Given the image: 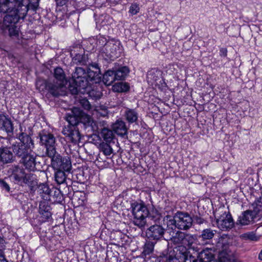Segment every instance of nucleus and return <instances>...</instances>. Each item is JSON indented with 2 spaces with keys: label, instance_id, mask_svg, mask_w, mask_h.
<instances>
[{
  "label": "nucleus",
  "instance_id": "2eb2a0df",
  "mask_svg": "<svg viewBox=\"0 0 262 262\" xmlns=\"http://www.w3.org/2000/svg\"><path fill=\"white\" fill-rule=\"evenodd\" d=\"M20 162L26 169L30 171H34L37 169L36 155L32 150L23 157Z\"/></svg>",
  "mask_w": 262,
  "mask_h": 262
},
{
  "label": "nucleus",
  "instance_id": "de8ad7c7",
  "mask_svg": "<svg viewBox=\"0 0 262 262\" xmlns=\"http://www.w3.org/2000/svg\"><path fill=\"white\" fill-rule=\"evenodd\" d=\"M57 1L58 3H60L61 5H63L66 4V2L68 0H57Z\"/></svg>",
  "mask_w": 262,
  "mask_h": 262
},
{
  "label": "nucleus",
  "instance_id": "c03bdc74",
  "mask_svg": "<svg viewBox=\"0 0 262 262\" xmlns=\"http://www.w3.org/2000/svg\"><path fill=\"white\" fill-rule=\"evenodd\" d=\"M0 183H1V186L3 188L5 189L7 191H9L10 190V187H9V185L6 182H5L3 180H1Z\"/></svg>",
  "mask_w": 262,
  "mask_h": 262
},
{
  "label": "nucleus",
  "instance_id": "f704fd0d",
  "mask_svg": "<svg viewBox=\"0 0 262 262\" xmlns=\"http://www.w3.org/2000/svg\"><path fill=\"white\" fill-rule=\"evenodd\" d=\"M93 112L94 113V115H96L97 116H105L107 114V109L105 107L102 106H95L94 108Z\"/></svg>",
  "mask_w": 262,
  "mask_h": 262
},
{
  "label": "nucleus",
  "instance_id": "5701e85b",
  "mask_svg": "<svg viewBox=\"0 0 262 262\" xmlns=\"http://www.w3.org/2000/svg\"><path fill=\"white\" fill-rule=\"evenodd\" d=\"M38 192L44 200H50L51 190L49 186L45 184H41L38 186Z\"/></svg>",
  "mask_w": 262,
  "mask_h": 262
},
{
  "label": "nucleus",
  "instance_id": "6ab92c4d",
  "mask_svg": "<svg viewBox=\"0 0 262 262\" xmlns=\"http://www.w3.org/2000/svg\"><path fill=\"white\" fill-rule=\"evenodd\" d=\"M13 156L10 148L7 147L0 148V161L4 164H7L12 162Z\"/></svg>",
  "mask_w": 262,
  "mask_h": 262
},
{
  "label": "nucleus",
  "instance_id": "a19ab883",
  "mask_svg": "<svg viewBox=\"0 0 262 262\" xmlns=\"http://www.w3.org/2000/svg\"><path fill=\"white\" fill-rule=\"evenodd\" d=\"M61 171L69 172L71 169V163L69 158H63L62 160Z\"/></svg>",
  "mask_w": 262,
  "mask_h": 262
},
{
  "label": "nucleus",
  "instance_id": "393cba45",
  "mask_svg": "<svg viewBox=\"0 0 262 262\" xmlns=\"http://www.w3.org/2000/svg\"><path fill=\"white\" fill-rule=\"evenodd\" d=\"M129 89V86L126 82H119L115 83L112 86V90L114 92H126Z\"/></svg>",
  "mask_w": 262,
  "mask_h": 262
},
{
  "label": "nucleus",
  "instance_id": "2f4dec72",
  "mask_svg": "<svg viewBox=\"0 0 262 262\" xmlns=\"http://www.w3.org/2000/svg\"><path fill=\"white\" fill-rule=\"evenodd\" d=\"M66 119L69 124L68 125L76 126V125L78 122V119H79V117L77 115L73 113V109L72 111V114H67Z\"/></svg>",
  "mask_w": 262,
  "mask_h": 262
},
{
  "label": "nucleus",
  "instance_id": "cd10ccee",
  "mask_svg": "<svg viewBox=\"0 0 262 262\" xmlns=\"http://www.w3.org/2000/svg\"><path fill=\"white\" fill-rule=\"evenodd\" d=\"M125 117L129 123H132L137 120L138 116L134 110L127 109L125 112Z\"/></svg>",
  "mask_w": 262,
  "mask_h": 262
},
{
  "label": "nucleus",
  "instance_id": "1a4fd4ad",
  "mask_svg": "<svg viewBox=\"0 0 262 262\" xmlns=\"http://www.w3.org/2000/svg\"><path fill=\"white\" fill-rule=\"evenodd\" d=\"M39 137L40 144L46 147L48 156H53L56 154L55 138L52 134L43 132L39 134Z\"/></svg>",
  "mask_w": 262,
  "mask_h": 262
},
{
  "label": "nucleus",
  "instance_id": "a211bd4d",
  "mask_svg": "<svg viewBox=\"0 0 262 262\" xmlns=\"http://www.w3.org/2000/svg\"><path fill=\"white\" fill-rule=\"evenodd\" d=\"M0 129L7 134L12 133L14 127L11 119L8 115L0 114Z\"/></svg>",
  "mask_w": 262,
  "mask_h": 262
},
{
  "label": "nucleus",
  "instance_id": "a18cd8bd",
  "mask_svg": "<svg viewBox=\"0 0 262 262\" xmlns=\"http://www.w3.org/2000/svg\"><path fill=\"white\" fill-rule=\"evenodd\" d=\"M105 41H106V38L102 36H100L99 37V40H98L99 44H100L101 45H103V43L105 42Z\"/></svg>",
  "mask_w": 262,
  "mask_h": 262
},
{
  "label": "nucleus",
  "instance_id": "9d476101",
  "mask_svg": "<svg viewBox=\"0 0 262 262\" xmlns=\"http://www.w3.org/2000/svg\"><path fill=\"white\" fill-rule=\"evenodd\" d=\"M103 50L110 58L119 57L122 51L120 42L115 40H111L105 43Z\"/></svg>",
  "mask_w": 262,
  "mask_h": 262
},
{
  "label": "nucleus",
  "instance_id": "20e7f679",
  "mask_svg": "<svg viewBox=\"0 0 262 262\" xmlns=\"http://www.w3.org/2000/svg\"><path fill=\"white\" fill-rule=\"evenodd\" d=\"M20 131L22 132L21 128ZM18 139L20 142L13 144L12 145V150L17 157L21 159L32 150V148L34 147V143L31 137L23 132L18 135Z\"/></svg>",
  "mask_w": 262,
  "mask_h": 262
},
{
  "label": "nucleus",
  "instance_id": "4c0bfd02",
  "mask_svg": "<svg viewBox=\"0 0 262 262\" xmlns=\"http://www.w3.org/2000/svg\"><path fill=\"white\" fill-rule=\"evenodd\" d=\"M80 104L84 109L89 111L92 115H94L93 110L95 106L91 105L88 100L81 99L80 100Z\"/></svg>",
  "mask_w": 262,
  "mask_h": 262
},
{
  "label": "nucleus",
  "instance_id": "f257e3e1",
  "mask_svg": "<svg viewBox=\"0 0 262 262\" xmlns=\"http://www.w3.org/2000/svg\"><path fill=\"white\" fill-rule=\"evenodd\" d=\"M100 69L97 66H92L86 72L81 67L76 68L72 75L74 88L71 89L72 94H89L91 95L95 85L101 82Z\"/></svg>",
  "mask_w": 262,
  "mask_h": 262
},
{
  "label": "nucleus",
  "instance_id": "79ce46f5",
  "mask_svg": "<svg viewBox=\"0 0 262 262\" xmlns=\"http://www.w3.org/2000/svg\"><path fill=\"white\" fill-rule=\"evenodd\" d=\"M139 10L140 8L138 5L137 4H133L130 7L129 12L132 15H135L139 12Z\"/></svg>",
  "mask_w": 262,
  "mask_h": 262
},
{
  "label": "nucleus",
  "instance_id": "6e6552de",
  "mask_svg": "<svg viewBox=\"0 0 262 262\" xmlns=\"http://www.w3.org/2000/svg\"><path fill=\"white\" fill-rule=\"evenodd\" d=\"M213 226H216L223 231L231 229L234 226L233 220L228 212H221L220 216L215 217L214 221L212 222Z\"/></svg>",
  "mask_w": 262,
  "mask_h": 262
},
{
  "label": "nucleus",
  "instance_id": "ddd939ff",
  "mask_svg": "<svg viewBox=\"0 0 262 262\" xmlns=\"http://www.w3.org/2000/svg\"><path fill=\"white\" fill-rule=\"evenodd\" d=\"M176 220H177L178 229L187 230L192 226V219L187 213L177 212L176 213Z\"/></svg>",
  "mask_w": 262,
  "mask_h": 262
},
{
  "label": "nucleus",
  "instance_id": "f3484780",
  "mask_svg": "<svg viewBox=\"0 0 262 262\" xmlns=\"http://www.w3.org/2000/svg\"><path fill=\"white\" fill-rule=\"evenodd\" d=\"M54 76L56 80V83L54 84V86L55 88H57L58 92L60 94L61 89L63 87L67 82L65 74L61 68L57 67L54 69Z\"/></svg>",
  "mask_w": 262,
  "mask_h": 262
},
{
  "label": "nucleus",
  "instance_id": "0eeeda50",
  "mask_svg": "<svg viewBox=\"0 0 262 262\" xmlns=\"http://www.w3.org/2000/svg\"><path fill=\"white\" fill-rule=\"evenodd\" d=\"M11 178L15 183L21 186L24 184L32 185L35 179L33 174L30 172L26 173L24 169L18 167L14 168Z\"/></svg>",
  "mask_w": 262,
  "mask_h": 262
},
{
  "label": "nucleus",
  "instance_id": "49530a36",
  "mask_svg": "<svg viewBox=\"0 0 262 262\" xmlns=\"http://www.w3.org/2000/svg\"><path fill=\"white\" fill-rule=\"evenodd\" d=\"M75 58V60H77V58L78 62H81L82 57H81V56L80 55H79V54L77 55Z\"/></svg>",
  "mask_w": 262,
  "mask_h": 262
},
{
  "label": "nucleus",
  "instance_id": "aec40b11",
  "mask_svg": "<svg viewBox=\"0 0 262 262\" xmlns=\"http://www.w3.org/2000/svg\"><path fill=\"white\" fill-rule=\"evenodd\" d=\"M39 213L42 222L48 221L51 217L50 207L46 202H41L39 204Z\"/></svg>",
  "mask_w": 262,
  "mask_h": 262
},
{
  "label": "nucleus",
  "instance_id": "58836bf2",
  "mask_svg": "<svg viewBox=\"0 0 262 262\" xmlns=\"http://www.w3.org/2000/svg\"><path fill=\"white\" fill-rule=\"evenodd\" d=\"M5 249V241L0 236V262H8L6 260L4 250Z\"/></svg>",
  "mask_w": 262,
  "mask_h": 262
},
{
  "label": "nucleus",
  "instance_id": "7c9ffc66",
  "mask_svg": "<svg viewBox=\"0 0 262 262\" xmlns=\"http://www.w3.org/2000/svg\"><path fill=\"white\" fill-rule=\"evenodd\" d=\"M156 243V242H151L150 241H146L144 246L143 254L144 255H147L152 253Z\"/></svg>",
  "mask_w": 262,
  "mask_h": 262
},
{
  "label": "nucleus",
  "instance_id": "09e8293b",
  "mask_svg": "<svg viewBox=\"0 0 262 262\" xmlns=\"http://www.w3.org/2000/svg\"><path fill=\"white\" fill-rule=\"evenodd\" d=\"M258 259L260 260H262V250L258 255Z\"/></svg>",
  "mask_w": 262,
  "mask_h": 262
},
{
  "label": "nucleus",
  "instance_id": "a878e982",
  "mask_svg": "<svg viewBox=\"0 0 262 262\" xmlns=\"http://www.w3.org/2000/svg\"><path fill=\"white\" fill-rule=\"evenodd\" d=\"M103 82L106 85H110L115 80H116L114 75V71L108 70L103 76Z\"/></svg>",
  "mask_w": 262,
  "mask_h": 262
},
{
  "label": "nucleus",
  "instance_id": "37998d69",
  "mask_svg": "<svg viewBox=\"0 0 262 262\" xmlns=\"http://www.w3.org/2000/svg\"><path fill=\"white\" fill-rule=\"evenodd\" d=\"M9 33L11 36H15L18 34V31L16 27H11L9 29Z\"/></svg>",
  "mask_w": 262,
  "mask_h": 262
},
{
  "label": "nucleus",
  "instance_id": "b1692460",
  "mask_svg": "<svg viewBox=\"0 0 262 262\" xmlns=\"http://www.w3.org/2000/svg\"><path fill=\"white\" fill-rule=\"evenodd\" d=\"M52 159V165L54 169L57 170H61V167H62V157L59 155L55 154L53 156H49Z\"/></svg>",
  "mask_w": 262,
  "mask_h": 262
},
{
  "label": "nucleus",
  "instance_id": "8fccbe9b",
  "mask_svg": "<svg viewBox=\"0 0 262 262\" xmlns=\"http://www.w3.org/2000/svg\"><path fill=\"white\" fill-rule=\"evenodd\" d=\"M97 97H99V96H100V94H97Z\"/></svg>",
  "mask_w": 262,
  "mask_h": 262
},
{
  "label": "nucleus",
  "instance_id": "f03ea898",
  "mask_svg": "<svg viewBox=\"0 0 262 262\" xmlns=\"http://www.w3.org/2000/svg\"><path fill=\"white\" fill-rule=\"evenodd\" d=\"M27 6L21 4L20 0H0V13H8L3 19H0V28L4 30L13 23L26 15L28 12Z\"/></svg>",
  "mask_w": 262,
  "mask_h": 262
},
{
  "label": "nucleus",
  "instance_id": "bb28decb",
  "mask_svg": "<svg viewBox=\"0 0 262 262\" xmlns=\"http://www.w3.org/2000/svg\"><path fill=\"white\" fill-rule=\"evenodd\" d=\"M100 135L106 143H110L114 138V134L112 130L107 128H103L100 133Z\"/></svg>",
  "mask_w": 262,
  "mask_h": 262
},
{
  "label": "nucleus",
  "instance_id": "39448f33",
  "mask_svg": "<svg viewBox=\"0 0 262 262\" xmlns=\"http://www.w3.org/2000/svg\"><path fill=\"white\" fill-rule=\"evenodd\" d=\"M168 262H195L196 258L192 256L188 249L180 245L168 250L166 257Z\"/></svg>",
  "mask_w": 262,
  "mask_h": 262
},
{
  "label": "nucleus",
  "instance_id": "dca6fc26",
  "mask_svg": "<svg viewBox=\"0 0 262 262\" xmlns=\"http://www.w3.org/2000/svg\"><path fill=\"white\" fill-rule=\"evenodd\" d=\"M37 89L40 92H43L47 90L53 96H57L59 95L57 88H55L54 84L47 82L43 80H38L36 82Z\"/></svg>",
  "mask_w": 262,
  "mask_h": 262
},
{
  "label": "nucleus",
  "instance_id": "ea45409f",
  "mask_svg": "<svg viewBox=\"0 0 262 262\" xmlns=\"http://www.w3.org/2000/svg\"><path fill=\"white\" fill-rule=\"evenodd\" d=\"M214 235V233L213 230L210 229H204L202 233L201 237L203 239H210Z\"/></svg>",
  "mask_w": 262,
  "mask_h": 262
},
{
  "label": "nucleus",
  "instance_id": "c756f323",
  "mask_svg": "<svg viewBox=\"0 0 262 262\" xmlns=\"http://www.w3.org/2000/svg\"><path fill=\"white\" fill-rule=\"evenodd\" d=\"M164 221L166 223L168 228L171 229L177 228L176 214L173 217L169 215L166 216L164 218Z\"/></svg>",
  "mask_w": 262,
  "mask_h": 262
},
{
  "label": "nucleus",
  "instance_id": "c9c22d12",
  "mask_svg": "<svg viewBox=\"0 0 262 262\" xmlns=\"http://www.w3.org/2000/svg\"><path fill=\"white\" fill-rule=\"evenodd\" d=\"M108 143H102L100 145V148L101 151L105 156H110L113 153V148L108 144Z\"/></svg>",
  "mask_w": 262,
  "mask_h": 262
},
{
  "label": "nucleus",
  "instance_id": "72a5a7b5",
  "mask_svg": "<svg viewBox=\"0 0 262 262\" xmlns=\"http://www.w3.org/2000/svg\"><path fill=\"white\" fill-rule=\"evenodd\" d=\"M241 237L245 240H249L252 242H256L259 239L253 232H248L241 235Z\"/></svg>",
  "mask_w": 262,
  "mask_h": 262
},
{
  "label": "nucleus",
  "instance_id": "e433bc0d",
  "mask_svg": "<svg viewBox=\"0 0 262 262\" xmlns=\"http://www.w3.org/2000/svg\"><path fill=\"white\" fill-rule=\"evenodd\" d=\"M55 179L58 184H63L66 181V175L64 171L57 170L55 173Z\"/></svg>",
  "mask_w": 262,
  "mask_h": 262
},
{
  "label": "nucleus",
  "instance_id": "412c9836",
  "mask_svg": "<svg viewBox=\"0 0 262 262\" xmlns=\"http://www.w3.org/2000/svg\"><path fill=\"white\" fill-rule=\"evenodd\" d=\"M113 130L118 135L123 136L127 134V128L125 122L122 120H117L112 126Z\"/></svg>",
  "mask_w": 262,
  "mask_h": 262
},
{
  "label": "nucleus",
  "instance_id": "c85d7f7f",
  "mask_svg": "<svg viewBox=\"0 0 262 262\" xmlns=\"http://www.w3.org/2000/svg\"><path fill=\"white\" fill-rule=\"evenodd\" d=\"M128 73V68L127 67H122L114 71V75L116 80H121L124 79Z\"/></svg>",
  "mask_w": 262,
  "mask_h": 262
},
{
  "label": "nucleus",
  "instance_id": "3c124183",
  "mask_svg": "<svg viewBox=\"0 0 262 262\" xmlns=\"http://www.w3.org/2000/svg\"><path fill=\"white\" fill-rule=\"evenodd\" d=\"M20 1L21 2V1H22V0H20Z\"/></svg>",
  "mask_w": 262,
  "mask_h": 262
},
{
  "label": "nucleus",
  "instance_id": "4468645a",
  "mask_svg": "<svg viewBox=\"0 0 262 262\" xmlns=\"http://www.w3.org/2000/svg\"><path fill=\"white\" fill-rule=\"evenodd\" d=\"M164 231V229L161 226L154 225L147 229L146 234L148 239L157 242L163 237Z\"/></svg>",
  "mask_w": 262,
  "mask_h": 262
},
{
  "label": "nucleus",
  "instance_id": "4be33fe9",
  "mask_svg": "<svg viewBox=\"0 0 262 262\" xmlns=\"http://www.w3.org/2000/svg\"><path fill=\"white\" fill-rule=\"evenodd\" d=\"M254 218V213L251 211H246L241 215L237 223L242 225H246L250 224L253 221Z\"/></svg>",
  "mask_w": 262,
  "mask_h": 262
},
{
  "label": "nucleus",
  "instance_id": "423d86ee",
  "mask_svg": "<svg viewBox=\"0 0 262 262\" xmlns=\"http://www.w3.org/2000/svg\"><path fill=\"white\" fill-rule=\"evenodd\" d=\"M132 208L135 225L139 227H144L146 222V217L148 215L147 207L142 203L135 202L132 204Z\"/></svg>",
  "mask_w": 262,
  "mask_h": 262
},
{
  "label": "nucleus",
  "instance_id": "473e14b6",
  "mask_svg": "<svg viewBox=\"0 0 262 262\" xmlns=\"http://www.w3.org/2000/svg\"><path fill=\"white\" fill-rule=\"evenodd\" d=\"M39 1V0H22L21 4L27 6L28 10L29 8L35 10L38 7Z\"/></svg>",
  "mask_w": 262,
  "mask_h": 262
},
{
  "label": "nucleus",
  "instance_id": "9b49d317",
  "mask_svg": "<svg viewBox=\"0 0 262 262\" xmlns=\"http://www.w3.org/2000/svg\"><path fill=\"white\" fill-rule=\"evenodd\" d=\"M62 133L67 142L77 144L80 140V134L76 126L67 125L63 128Z\"/></svg>",
  "mask_w": 262,
  "mask_h": 262
},
{
  "label": "nucleus",
  "instance_id": "f8f14e48",
  "mask_svg": "<svg viewBox=\"0 0 262 262\" xmlns=\"http://www.w3.org/2000/svg\"><path fill=\"white\" fill-rule=\"evenodd\" d=\"M73 113L79 117L80 121L84 125L85 127H90L93 132L97 130L98 126L96 122L89 115L85 114L78 107L73 108Z\"/></svg>",
  "mask_w": 262,
  "mask_h": 262
},
{
  "label": "nucleus",
  "instance_id": "7ed1b4c3",
  "mask_svg": "<svg viewBox=\"0 0 262 262\" xmlns=\"http://www.w3.org/2000/svg\"><path fill=\"white\" fill-rule=\"evenodd\" d=\"M228 237L226 235L222 237L219 242V244H222V250L220 253L218 262H231V257L233 254L228 250ZM198 258L200 262H212L214 256L210 250L205 249L199 253Z\"/></svg>",
  "mask_w": 262,
  "mask_h": 262
}]
</instances>
